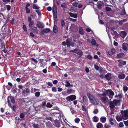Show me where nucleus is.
<instances>
[{
  "instance_id": "nucleus-12",
  "label": "nucleus",
  "mask_w": 128,
  "mask_h": 128,
  "mask_svg": "<svg viewBox=\"0 0 128 128\" xmlns=\"http://www.w3.org/2000/svg\"><path fill=\"white\" fill-rule=\"evenodd\" d=\"M65 86L66 87H73V85L70 84V82L66 80L65 81Z\"/></svg>"
},
{
  "instance_id": "nucleus-16",
  "label": "nucleus",
  "mask_w": 128,
  "mask_h": 128,
  "mask_svg": "<svg viewBox=\"0 0 128 128\" xmlns=\"http://www.w3.org/2000/svg\"><path fill=\"white\" fill-rule=\"evenodd\" d=\"M126 33L124 31H122L121 32L120 35L122 38H124L126 35Z\"/></svg>"
},
{
  "instance_id": "nucleus-28",
  "label": "nucleus",
  "mask_w": 128,
  "mask_h": 128,
  "mask_svg": "<svg viewBox=\"0 0 128 128\" xmlns=\"http://www.w3.org/2000/svg\"><path fill=\"white\" fill-rule=\"evenodd\" d=\"M44 60L43 59H40L39 63L40 64L41 67H44V66H43V63H44Z\"/></svg>"
},
{
  "instance_id": "nucleus-49",
  "label": "nucleus",
  "mask_w": 128,
  "mask_h": 128,
  "mask_svg": "<svg viewBox=\"0 0 128 128\" xmlns=\"http://www.w3.org/2000/svg\"><path fill=\"white\" fill-rule=\"evenodd\" d=\"M30 23L29 24V26L30 28H31L34 22L33 21H31L30 22Z\"/></svg>"
},
{
  "instance_id": "nucleus-42",
  "label": "nucleus",
  "mask_w": 128,
  "mask_h": 128,
  "mask_svg": "<svg viewBox=\"0 0 128 128\" xmlns=\"http://www.w3.org/2000/svg\"><path fill=\"white\" fill-rule=\"evenodd\" d=\"M120 63L122 65H124L126 64V61H123L122 60H119Z\"/></svg>"
},
{
  "instance_id": "nucleus-52",
  "label": "nucleus",
  "mask_w": 128,
  "mask_h": 128,
  "mask_svg": "<svg viewBox=\"0 0 128 128\" xmlns=\"http://www.w3.org/2000/svg\"><path fill=\"white\" fill-rule=\"evenodd\" d=\"M2 47L1 49L2 50L4 49H6V47L4 44H1Z\"/></svg>"
},
{
  "instance_id": "nucleus-13",
  "label": "nucleus",
  "mask_w": 128,
  "mask_h": 128,
  "mask_svg": "<svg viewBox=\"0 0 128 128\" xmlns=\"http://www.w3.org/2000/svg\"><path fill=\"white\" fill-rule=\"evenodd\" d=\"M31 28V29L32 31L34 33H38V32L37 28L36 27H32Z\"/></svg>"
},
{
  "instance_id": "nucleus-40",
  "label": "nucleus",
  "mask_w": 128,
  "mask_h": 128,
  "mask_svg": "<svg viewBox=\"0 0 128 128\" xmlns=\"http://www.w3.org/2000/svg\"><path fill=\"white\" fill-rule=\"evenodd\" d=\"M80 121V120L79 118H76L74 120V121L76 123L78 124Z\"/></svg>"
},
{
  "instance_id": "nucleus-53",
  "label": "nucleus",
  "mask_w": 128,
  "mask_h": 128,
  "mask_svg": "<svg viewBox=\"0 0 128 128\" xmlns=\"http://www.w3.org/2000/svg\"><path fill=\"white\" fill-rule=\"evenodd\" d=\"M32 60L34 63L37 64L38 62V61L35 58H31Z\"/></svg>"
},
{
  "instance_id": "nucleus-32",
  "label": "nucleus",
  "mask_w": 128,
  "mask_h": 128,
  "mask_svg": "<svg viewBox=\"0 0 128 128\" xmlns=\"http://www.w3.org/2000/svg\"><path fill=\"white\" fill-rule=\"evenodd\" d=\"M124 55V54H119L117 55L116 56V57L117 58H122L123 57Z\"/></svg>"
},
{
  "instance_id": "nucleus-58",
  "label": "nucleus",
  "mask_w": 128,
  "mask_h": 128,
  "mask_svg": "<svg viewBox=\"0 0 128 128\" xmlns=\"http://www.w3.org/2000/svg\"><path fill=\"white\" fill-rule=\"evenodd\" d=\"M23 28L24 30L26 32L27 31V29L26 26L25 25H23Z\"/></svg>"
},
{
  "instance_id": "nucleus-50",
  "label": "nucleus",
  "mask_w": 128,
  "mask_h": 128,
  "mask_svg": "<svg viewBox=\"0 0 128 128\" xmlns=\"http://www.w3.org/2000/svg\"><path fill=\"white\" fill-rule=\"evenodd\" d=\"M124 122L126 126L128 127V120L127 121H124Z\"/></svg>"
},
{
  "instance_id": "nucleus-44",
  "label": "nucleus",
  "mask_w": 128,
  "mask_h": 128,
  "mask_svg": "<svg viewBox=\"0 0 128 128\" xmlns=\"http://www.w3.org/2000/svg\"><path fill=\"white\" fill-rule=\"evenodd\" d=\"M46 106L48 108H51L52 107V105L50 103L48 102L47 103Z\"/></svg>"
},
{
  "instance_id": "nucleus-24",
  "label": "nucleus",
  "mask_w": 128,
  "mask_h": 128,
  "mask_svg": "<svg viewBox=\"0 0 128 128\" xmlns=\"http://www.w3.org/2000/svg\"><path fill=\"white\" fill-rule=\"evenodd\" d=\"M83 102L86 103H88V98L86 96H84L83 97Z\"/></svg>"
},
{
  "instance_id": "nucleus-4",
  "label": "nucleus",
  "mask_w": 128,
  "mask_h": 128,
  "mask_svg": "<svg viewBox=\"0 0 128 128\" xmlns=\"http://www.w3.org/2000/svg\"><path fill=\"white\" fill-rule=\"evenodd\" d=\"M8 104H11V102L13 104H14L15 103V101L13 97L11 96H9L8 97Z\"/></svg>"
},
{
  "instance_id": "nucleus-57",
  "label": "nucleus",
  "mask_w": 128,
  "mask_h": 128,
  "mask_svg": "<svg viewBox=\"0 0 128 128\" xmlns=\"http://www.w3.org/2000/svg\"><path fill=\"white\" fill-rule=\"evenodd\" d=\"M26 13L27 14H29L30 13V10L28 8H26Z\"/></svg>"
},
{
  "instance_id": "nucleus-41",
  "label": "nucleus",
  "mask_w": 128,
  "mask_h": 128,
  "mask_svg": "<svg viewBox=\"0 0 128 128\" xmlns=\"http://www.w3.org/2000/svg\"><path fill=\"white\" fill-rule=\"evenodd\" d=\"M78 3L77 2H75L74 3H73L72 4L73 6H74L76 7H77L78 6Z\"/></svg>"
},
{
  "instance_id": "nucleus-22",
  "label": "nucleus",
  "mask_w": 128,
  "mask_h": 128,
  "mask_svg": "<svg viewBox=\"0 0 128 128\" xmlns=\"http://www.w3.org/2000/svg\"><path fill=\"white\" fill-rule=\"evenodd\" d=\"M58 31V28L57 26H56L54 25L53 28V31L54 33H56Z\"/></svg>"
},
{
  "instance_id": "nucleus-56",
  "label": "nucleus",
  "mask_w": 128,
  "mask_h": 128,
  "mask_svg": "<svg viewBox=\"0 0 128 128\" xmlns=\"http://www.w3.org/2000/svg\"><path fill=\"white\" fill-rule=\"evenodd\" d=\"M119 126L120 127H123L124 126L123 123L122 122H120L119 124Z\"/></svg>"
},
{
  "instance_id": "nucleus-15",
  "label": "nucleus",
  "mask_w": 128,
  "mask_h": 128,
  "mask_svg": "<svg viewBox=\"0 0 128 128\" xmlns=\"http://www.w3.org/2000/svg\"><path fill=\"white\" fill-rule=\"evenodd\" d=\"M115 105L116 106L118 105L120 103V100H115L112 101Z\"/></svg>"
},
{
  "instance_id": "nucleus-45",
  "label": "nucleus",
  "mask_w": 128,
  "mask_h": 128,
  "mask_svg": "<svg viewBox=\"0 0 128 128\" xmlns=\"http://www.w3.org/2000/svg\"><path fill=\"white\" fill-rule=\"evenodd\" d=\"M61 24L62 26H64L65 25V23L63 19H62L61 20Z\"/></svg>"
},
{
  "instance_id": "nucleus-19",
  "label": "nucleus",
  "mask_w": 128,
  "mask_h": 128,
  "mask_svg": "<svg viewBox=\"0 0 128 128\" xmlns=\"http://www.w3.org/2000/svg\"><path fill=\"white\" fill-rule=\"evenodd\" d=\"M70 16L72 17H73L74 18H76L77 16V15L76 14H73L72 12H69V13Z\"/></svg>"
},
{
  "instance_id": "nucleus-31",
  "label": "nucleus",
  "mask_w": 128,
  "mask_h": 128,
  "mask_svg": "<svg viewBox=\"0 0 128 128\" xmlns=\"http://www.w3.org/2000/svg\"><path fill=\"white\" fill-rule=\"evenodd\" d=\"M53 15L54 21L56 20L57 17V14L56 12H53Z\"/></svg>"
},
{
  "instance_id": "nucleus-51",
  "label": "nucleus",
  "mask_w": 128,
  "mask_h": 128,
  "mask_svg": "<svg viewBox=\"0 0 128 128\" xmlns=\"http://www.w3.org/2000/svg\"><path fill=\"white\" fill-rule=\"evenodd\" d=\"M104 128H110V126L109 125H108L106 124H105Z\"/></svg>"
},
{
  "instance_id": "nucleus-33",
  "label": "nucleus",
  "mask_w": 128,
  "mask_h": 128,
  "mask_svg": "<svg viewBox=\"0 0 128 128\" xmlns=\"http://www.w3.org/2000/svg\"><path fill=\"white\" fill-rule=\"evenodd\" d=\"M123 90L124 92H126L128 90V88L126 86H124L123 88Z\"/></svg>"
},
{
  "instance_id": "nucleus-27",
  "label": "nucleus",
  "mask_w": 128,
  "mask_h": 128,
  "mask_svg": "<svg viewBox=\"0 0 128 128\" xmlns=\"http://www.w3.org/2000/svg\"><path fill=\"white\" fill-rule=\"evenodd\" d=\"M57 11V6L55 4H54L52 8V11L53 12H56Z\"/></svg>"
},
{
  "instance_id": "nucleus-48",
  "label": "nucleus",
  "mask_w": 128,
  "mask_h": 128,
  "mask_svg": "<svg viewBox=\"0 0 128 128\" xmlns=\"http://www.w3.org/2000/svg\"><path fill=\"white\" fill-rule=\"evenodd\" d=\"M37 90V89H36L35 88H32L31 90V92L32 93H34Z\"/></svg>"
},
{
  "instance_id": "nucleus-14",
  "label": "nucleus",
  "mask_w": 128,
  "mask_h": 128,
  "mask_svg": "<svg viewBox=\"0 0 128 128\" xmlns=\"http://www.w3.org/2000/svg\"><path fill=\"white\" fill-rule=\"evenodd\" d=\"M116 52V50L114 49H112L111 50L109 51L108 52V54L110 56L114 54Z\"/></svg>"
},
{
  "instance_id": "nucleus-60",
  "label": "nucleus",
  "mask_w": 128,
  "mask_h": 128,
  "mask_svg": "<svg viewBox=\"0 0 128 128\" xmlns=\"http://www.w3.org/2000/svg\"><path fill=\"white\" fill-rule=\"evenodd\" d=\"M126 85L128 86V76L126 77L125 79Z\"/></svg>"
},
{
  "instance_id": "nucleus-23",
  "label": "nucleus",
  "mask_w": 128,
  "mask_h": 128,
  "mask_svg": "<svg viewBox=\"0 0 128 128\" xmlns=\"http://www.w3.org/2000/svg\"><path fill=\"white\" fill-rule=\"evenodd\" d=\"M106 120V118L105 117H102L100 119V121L102 123H104Z\"/></svg>"
},
{
  "instance_id": "nucleus-17",
  "label": "nucleus",
  "mask_w": 128,
  "mask_h": 128,
  "mask_svg": "<svg viewBox=\"0 0 128 128\" xmlns=\"http://www.w3.org/2000/svg\"><path fill=\"white\" fill-rule=\"evenodd\" d=\"M8 106L10 107L14 111H16L17 110V107L16 106H13L11 105V104H9Z\"/></svg>"
},
{
  "instance_id": "nucleus-3",
  "label": "nucleus",
  "mask_w": 128,
  "mask_h": 128,
  "mask_svg": "<svg viewBox=\"0 0 128 128\" xmlns=\"http://www.w3.org/2000/svg\"><path fill=\"white\" fill-rule=\"evenodd\" d=\"M120 112L121 115L123 118V119L126 120L128 118V110H122Z\"/></svg>"
},
{
  "instance_id": "nucleus-20",
  "label": "nucleus",
  "mask_w": 128,
  "mask_h": 128,
  "mask_svg": "<svg viewBox=\"0 0 128 128\" xmlns=\"http://www.w3.org/2000/svg\"><path fill=\"white\" fill-rule=\"evenodd\" d=\"M105 77L107 80H109L111 78L112 76L110 74L108 73L105 75Z\"/></svg>"
},
{
  "instance_id": "nucleus-10",
  "label": "nucleus",
  "mask_w": 128,
  "mask_h": 128,
  "mask_svg": "<svg viewBox=\"0 0 128 128\" xmlns=\"http://www.w3.org/2000/svg\"><path fill=\"white\" fill-rule=\"evenodd\" d=\"M128 44L126 43H123L122 45V49L125 51H127L128 50Z\"/></svg>"
},
{
  "instance_id": "nucleus-25",
  "label": "nucleus",
  "mask_w": 128,
  "mask_h": 128,
  "mask_svg": "<svg viewBox=\"0 0 128 128\" xmlns=\"http://www.w3.org/2000/svg\"><path fill=\"white\" fill-rule=\"evenodd\" d=\"M110 107L111 108H113L114 107L115 105L112 101H111L110 102Z\"/></svg>"
},
{
  "instance_id": "nucleus-7",
  "label": "nucleus",
  "mask_w": 128,
  "mask_h": 128,
  "mask_svg": "<svg viewBox=\"0 0 128 128\" xmlns=\"http://www.w3.org/2000/svg\"><path fill=\"white\" fill-rule=\"evenodd\" d=\"M30 92V90L28 88H26V90H24L22 92L23 94L24 95V96L28 95L29 94Z\"/></svg>"
},
{
  "instance_id": "nucleus-37",
  "label": "nucleus",
  "mask_w": 128,
  "mask_h": 128,
  "mask_svg": "<svg viewBox=\"0 0 128 128\" xmlns=\"http://www.w3.org/2000/svg\"><path fill=\"white\" fill-rule=\"evenodd\" d=\"M126 13L125 9H123L121 12L120 14L122 15H124Z\"/></svg>"
},
{
  "instance_id": "nucleus-36",
  "label": "nucleus",
  "mask_w": 128,
  "mask_h": 128,
  "mask_svg": "<svg viewBox=\"0 0 128 128\" xmlns=\"http://www.w3.org/2000/svg\"><path fill=\"white\" fill-rule=\"evenodd\" d=\"M33 127L34 128H40V126L38 124H34Z\"/></svg>"
},
{
  "instance_id": "nucleus-21",
  "label": "nucleus",
  "mask_w": 128,
  "mask_h": 128,
  "mask_svg": "<svg viewBox=\"0 0 128 128\" xmlns=\"http://www.w3.org/2000/svg\"><path fill=\"white\" fill-rule=\"evenodd\" d=\"M108 98H106L104 97H102L101 98V100L104 103H106L107 100Z\"/></svg>"
},
{
  "instance_id": "nucleus-5",
  "label": "nucleus",
  "mask_w": 128,
  "mask_h": 128,
  "mask_svg": "<svg viewBox=\"0 0 128 128\" xmlns=\"http://www.w3.org/2000/svg\"><path fill=\"white\" fill-rule=\"evenodd\" d=\"M70 41L71 40L70 39H67L66 40V42H62V44L64 46H65L66 44L68 47H69L70 45Z\"/></svg>"
},
{
  "instance_id": "nucleus-38",
  "label": "nucleus",
  "mask_w": 128,
  "mask_h": 128,
  "mask_svg": "<svg viewBox=\"0 0 128 128\" xmlns=\"http://www.w3.org/2000/svg\"><path fill=\"white\" fill-rule=\"evenodd\" d=\"M77 54L79 56V57H80L82 54V52L81 51H78Z\"/></svg>"
},
{
  "instance_id": "nucleus-43",
  "label": "nucleus",
  "mask_w": 128,
  "mask_h": 128,
  "mask_svg": "<svg viewBox=\"0 0 128 128\" xmlns=\"http://www.w3.org/2000/svg\"><path fill=\"white\" fill-rule=\"evenodd\" d=\"M33 8H34L35 9H38L40 8L39 7L37 6V5L35 4H33Z\"/></svg>"
},
{
  "instance_id": "nucleus-6",
  "label": "nucleus",
  "mask_w": 128,
  "mask_h": 128,
  "mask_svg": "<svg viewBox=\"0 0 128 128\" xmlns=\"http://www.w3.org/2000/svg\"><path fill=\"white\" fill-rule=\"evenodd\" d=\"M76 98V97L75 96L72 95L68 96L66 98V99L68 101H72L75 100Z\"/></svg>"
},
{
  "instance_id": "nucleus-61",
  "label": "nucleus",
  "mask_w": 128,
  "mask_h": 128,
  "mask_svg": "<svg viewBox=\"0 0 128 128\" xmlns=\"http://www.w3.org/2000/svg\"><path fill=\"white\" fill-rule=\"evenodd\" d=\"M48 86H53V85L52 83L50 82H48L47 83Z\"/></svg>"
},
{
  "instance_id": "nucleus-35",
  "label": "nucleus",
  "mask_w": 128,
  "mask_h": 128,
  "mask_svg": "<svg viewBox=\"0 0 128 128\" xmlns=\"http://www.w3.org/2000/svg\"><path fill=\"white\" fill-rule=\"evenodd\" d=\"M91 43L92 45H95L96 44V41L93 39H92V41L91 42Z\"/></svg>"
},
{
  "instance_id": "nucleus-46",
  "label": "nucleus",
  "mask_w": 128,
  "mask_h": 128,
  "mask_svg": "<svg viewBox=\"0 0 128 128\" xmlns=\"http://www.w3.org/2000/svg\"><path fill=\"white\" fill-rule=\"evenodd\" d=\"M52 90L54 92H56L57 91L56 88L55 87H53L52 88Z\"/></svg>"
},
{
  "instance_id": "nucleus-8",
  "label": "nucleus",
  "mask_w": 128,
  "mask_h": 128,
  "mask_svg": "<svg viewBox=\"0 0 128 128\" xmlns=\"http://www.w3.org/2000/svg\"><path fill=\"white\" fill-rule=\"evenodd\" d=\"M36 26L39 28H43L44 27V25L42 22H37Z\"/></svg>"
},
{
  "instance_id": "nucleus-39",
  "label": "nucleus",
  "mask_w": 128,
  "mask_h": 128,
  "mask_svg": "<svg viewBox=\"0 0 128 128\" xmlns=\"http://www.w3.org/2000/svg\"><path fill=\"white\" fill-rule=\"evenodd\" d=\"M78 51V50L76 49H75L74 50H70V52H72L77 54Z\"/></svg>"
},
{
  "instance_id": "nucleus-34",
  "label": "nucleus",
  "mask_w": 128,
  "mask_h": 128,
  "mask_svg": "<svg viewBox=\"0 0 128 128\" xmlns=\"http://www.w3.org/2000/svg\"><path fill=\"white\" fill-rule=\"evenodd\" d=\"M74 91V90L72 89H68L67 90V92L68 94H70Z\"/></svg>"
},
{
  "instance_id": "nucleus-26",
  "label": "nucleus",
  "mask_w": 128,
  "mask_h": 128,
  "mask_svg": "<svg viewBox=\"0 0 128 128\" xmlns=\"http://www.w3.org/2000/svg\"><path fill=\"white\" fill-rule=\"evenodd\" d=\"M79 32L80 34L82 35H83L84 34V32L82 28L80 27L79 28Z\"/></svg>"
},
{
  "instance_id": "nucleus-11",
  "label": "nucleus",
  "mask_w": 128,
  "mask_h": 128,
  "mask_svg": "<svg viewBox=\"0 0 128 128\" xmlns=\"http://www.w3.org/2000/svg\"><path fill=\"white\" fill-rule=\"evenodd\" d=\"M116 117V120L118 122H120L123 119V118H122L121 114L117 115Z\"/></svg>"
},
{
  "instance_id": "nucleus-29",
  "label": "nucleus",
  "mask_w": 128,
  "mask_h": 128,
  "mask_svg": "<svg viewBox=\"0 0 128 128\" xmlns=\"http://www.w3.org/2000/svg\"><path fill=\"white\" fill-rule=\"evenodd\" d=\"M98 120V118L96 116H94L92 119V120L94 122H97Z\"/></svg>"
},
{
  "instance_id": "nucleus-47",
  "label": "nucleus",
  "mask_w": 128,
  "mask_h": 128,
  "mask_svg": "<svg viewBox=\"0 0 128 128\" xmlns=\"http://www.w3.org/2000/svg\"><path fill=\"white\" fill-rule=\"evenodd\" d=\"M24 117V114L23 113L20 114V118H22Z\"/></svg>"
},
{
  "instance_id": "nucleus-59",
  "label": "nucleus",
  "mask_w": 128,
  "mask_h": 128,
  "mask_svg": "<svg viewBox=\"0 0 128 128\" xmlns=\"http://www.w3.org/2000/svg\"><path fill=\"white\" fill-rule=\"evenodd\" d=\"M106 10L107 11H110L111 10V8L109 7H107L106 8Z\"/></svg>"
},
{
  "instance_id": "nucleus-55",
  "label": "nucleus",
  "mask_w": 128,
  "mask_h": 128,
  "mask_svg": "<svg viewBox=\"0 0 128 128\" xmlns=\"http://www.w3.org/2000/svg\"><path fill=\"white\" fill-rule=\"evenodd\" d=\"M40 94V93L39 92H36L35 94V96L37 97L39 96Z\"/></svg>"
},
{
  "instance_id": "nucleus-62",
  "label": "nucleus",
  "mask_w": 128,
  "mask_h": 128,
  "mask_svg": "<svg viewBox=\"0 0 128 128\" xmlns=\"http://www.w3.org/2000/svg\"><path fill=\"white\" fill-rule=\"evenodd\" d=\"M113 120L112 118H110L109 120V122H110V124L112 125H113L114 124V123L112 122V121Z\"/></svg>"
},
{
  "instance_id": "nucleus-30",
  "label": "nucleus",
  "mask_w": 128,
  "mask_h": 128,
  "mask_svg": "<svg viewBox=\"0 0 128 128\" xmlns=\"http://www.w3.org/2000/svg\"><path fill=\"white\" fill-rule=\"evenodd\" d=\"M96 127L97 128H102L103 125L100 123H98L96 124Z\"/></svg>"
},
{
  "instance_id": "nucleus-18",
  "label": "nucleus",
  "mask_w": 128,
  "mask_h": 128,
  "mask_svg": "<svg viewBox=\"0 0 128 128\" xmlns=\"http://www.w3.org/2000/svg\"><path fill=\"white\" fill-rule=\"evenodd\" d=\"M118 76L120 79H123L126 76L124 74H119Z\"/></svg>"
},
{
  "instance_id": "nucleus-1",
  "label": "nucleus",
  "mask_w": 128,
  "mask_h": 128,
  "mask_svg": "<svg viewBox=\"0 0 128 128\" xmlns=\"http://www.w3.org/2000/svg\"><path fill=\"white\" fill-rule=\"evenodd\" d=\"M114 94V92L111 90L109 89L106 90L105 92L103 93L102 94H98V96L100 97L102 96H106V95H108V96L109 98L112 99Z\"/></svg>"
},
{
  "instance_id": "nucleus-54",
  "label": "nucleus",
  "mask_w": 128,
  "mask_h": 128,
  "mask_svg": "<svg viewBox=\"0 0 128 128\" xmlns=\"http://www.w3.org/2000/svg\"><path fill=\"white\" fill-rule=\"evenodd\" d=\"M82 109L83 111H84L86 112L87 110V109L84 106H82Z\"/></svg>"
},
{
  "instance_id": "nucleus-2",
  "label": "nucleus",
  "mask_w": 128,
  "mask_h": 128,
  "mask_svg": "<svg viewBox=\"0 0 128 128\" xmlns=\"http://www.w3.org/2000/svg\"><path fill=\"white\" fill-rule=\"evenodd\" d=\"M87 95L89 99L90 102L95 105H97L99 104L98 100L90 93H88Z\"/></svg>"
},
{
  "instance_id": "nucleus-64",
  "label": "nucleus",
  "mask_w": 128,
  "mask_h": 128,
  "mask_svg": "<svg viewBox=\"0 0 128 128\" xmlns=\"http://www.w3.org/2000/svg\"><path fill=\"white\" fill-rule=\"evenodd\" d=\"M97 6L98 8L99 9H100L102 8V5L101 4L98 3Z\"/></svg>"
},
{
  "instance_id": "nucleus-63",
  "label": "nucleus",
  "mask_w": 128,
  "mask_h": 128,
  "mask_svg": "<svg viewBox=\"0 0 128 128\" xmlns=\"http://www.w3.org/2000/svg\"><path fill=\"white\" fill-rule=\"evenodd\" d=\"M70 110L71 112L73 114L76 113V112L74 111L73 109H70Z\"/></svg>"
},
{
  "instance_id": "nucleus-9",
  "label": "nucleus",
  "mask_w": 128,
  "mask_h": 128,
  "mask_svg": "<svg viewBox=\"0 0 128 128\" xmlns=\"http://www.w3.org/2000/svg\"><path fill=\"white\" fill-rule=\"evenodd\" d=\"M50 31V30L49 28H46L44 29L41 32L40 34H43L44 33H48Z\"/></svg>"
}]
</instances>
